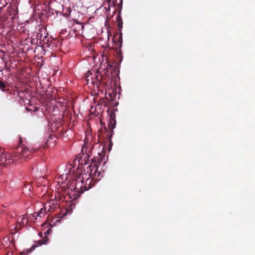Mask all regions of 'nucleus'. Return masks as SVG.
I'll use <instances>...</instances> for the list:
<instances>
[{
    "label": "nucleus",
    "instance_id": "nucleus-1",
    "mask_svg": "<svg viewBox=\"0 0 255 255\" xmlns=\"http://www.w3.org/2000/svg\"><path fill=\"white\" fill-rule=\"evenodd\" d=\"M86 155L85 152L83 157H77L75 160L78 162V166L77 168V171L74 173V180L71 182H68L67 184L68 188L67 194L69 196H74V198H76L84 191H87L92 187L95 182L93 179L95 177H99L101 174L98 172V167L101 165L102 161V156L100 153H99V157H94L91 159V163L89 165L85 167L87 164H85L84 157ZM89 160V158H86ZM90 161H88V164Z\"/></svg>",
    "mask_w": 255,
    "mask_h": 255
},
{
    "label": "nucleus",
    "instance_id": "nucleus-2",
    "mask_svg": "<svg viewBox=\"0 0 255 255\" xmlns=\"http://www.w3.org/2000/svg\"><path fill=\"white\" fill-rule=\"evenodd\" d=\"M55 128L53 130L51 128L49 138L44 144L41 145L38 142L34 141L30 143L27 141H23L22 137L19 136L18 146L13 151L11 155L0 152V172L2 168L7 167L8 165L15 164L17 161L21 162L31 159L34 153H36L40 149H45L48 147V142L54 138H59L66 131L62 130H57Z\"/></svg>",
    "mask_w": 255,
    "mask_h": 255
},
{
    "label": "nucleus",
    "instance_id": "nucleus-3",
    "mask_svg": "<svg viewBox=\"0 0 255 255\" xmlns=\"http://www.w3.org/2000/svg\"><path fill=\"white\" fill-rule=\"evenodd\" d=\"M92 131V128H87L86 130L85 131V138L81 152L84 155V152H85L86 154L84 157V163L85 165L88 164V162L89 161V160H86V158L87 157L89 158L91 156L90 151L92 150L93 146V145H91V142L92 140V135H91Z\"/></svg>",
    "mask_w": 255,
    "mask_h": 255
},
{
    "label": "nucleus",
    "instance_id": "nucleus-4",
    "mask_svg": "<svg viewBox=\"0 0 255 255\" xmlns=\"http://www.w3.org/2000/svg\"><path fill=\"white\" fill-rule=\"evenodd\" d=\"M104 131L102 128H100L98 130V136L99 138L100 137H102L104 139L107 140V141H109L110 143V148L112 147L113 144L111 140V138L113 135V129L114 128H104Z\"/></svg>",
    "mask_w": 255,
    "mask_h": 255
},
{
    "label": "nucleus",
    "instance_id": "nucleus-5",
    "mask_svg": "<svg viewBox=\"0 0 255 255\" xmlns=\"http://www.w3.org/2000/svg\"><path fill=\"white\" fill-rule=\"evenodd\" d=\"M45 208L47 209V213H52L59 208L57 197L54 199H50L45 203Z\"/></svg>",
    "mask_w": 255,
    "mask_h": 255
},
{
    "label": "nucleus",
    "instance_id": "nucleus-6",
    "mask_svg": "<svg viewBox=\"0 0 255 255\" xmlns=\"http://www.w3.org/2000/svg\"><path fill=\"white\" fill-rule=\"evenodd\" d=\"M27 223L28 221L27 219L24 216H23L21 218L20 221H18V222L15 225V226L14 228V230L15 231V232H17L18 231H19L22 228V227L25 224H27Z\"/></svg>",
    "mask_w": 255,
    "mask_h": 255
},
{
    "label": "nucleus",
    "instance_id": "nucleus-7",
    "mask_svg": "<svg viewBox=\"0 0 255 255\" xmlns=\"http://www.w3.org/2000/svg\"><path fill=\"white\" fill-rule=\"evenodd\" d=\"M0 90L2 92H9V87L6 81H3L0 80Z\"/></svg>",
    "mask_w": 255,
    "mask_h": 255
},
{
    "label": "nucleus",
    "instance_id": "nucleus-8",
    "mask_svg": "<svg viewBox=\"0 0 255 255\" xmlns=\"http://www.w3.org/2000/svg\"><path fill=\"white\" fill-rule=\"evenodd\" d=\"M46 213H48L47 209L45 208V205H44L43 207L41 208L38 212L34 213L33 216L36 217H39L41 218L42 216H44Z\"/></svg>",
    "mask_w": 255,
    "mask_h": 255
},
{
    "label": "nucleus",
    "instance_id": "nucleus-9",
    "mask_svg": "<svg viewBox=\"0 0 255 255\" xmlns=\"http://www.w3.org/2000/svg\"><path fill=\"white\" fill-rule=\"evenodd\" d=\"M7 13L9 15L11 16V18L14 19L17 13V10L15 7H8L7 8Z\"/></svg>",
    "mask_w": 255,
    "mask_h": 255
},
{
    "label": "nucleus",
    "instance_id": "nucleus-10",
    "mask_svg": "<svg viewBox=\"0 0 255 255\" xmlns=\"http://www.w3.org/2000/svg\"><path fill=\"white\" fill-rule=\"evenodd\" d=\"M115 116L111 115L109 120V123L108 124V128H115L116 121L115 119Z\"/></svg>",
    "mask_w": 255,
    "mask_h": 255
},
{
    "label": "nucleus",
    "instance_id": "nucleus-11",
    "mask_svg": "<svg viewBox=\"0 0 255 255\" xmlns=\"http://www.w3.org/2000/svg\"><path fill=\"white\" fill-rule=\"evenodd\" d=\"M71 12V10L70 7H66L63 9V14L65 17H69Z\"/></svg>",
    "mask_w": 255,
    "mask_h": 255
},
{
    "label": "nucleus",
    "instance_id": "nucleus-12",
    "mask_svg": "<svg viewBox=\"0 0 255 255\" xmlns=\"http://www.w3.org/2000/svg\"><path fill=\"white\" fill-rule=\"evenodd\" d=\"M48 239L47 238L44 239V240H41L38 241V244L39 245H42L43 244H46V243L48 241Z\"/></svg>",
    "mask_w": 255,
    "mask_h": 255
},
{
    "label": "nucleus",
    "instance_id": "nucleus-13",
    "mask_svg": "<svg viewBox=\"0 0 255 255\" xmlns=\"http://www.w3.org/2000/svg\"><path fill=\"white\" fill-rule=\"evenodd\" d=\"M123 20H120V21L117 22V26L118 27V30L119 31L122 30V28L123 27Z\"/></svg>",
    "mask_w": 255,
    "mask_h": 255
},
{
    "label": "nucleus",
    "instance_id": "nucleus-14",
    "mask_svg": "<svg viewBox=\"0 0 255 255\" xmlns=\"http://www.w3.org/2000/svg\"><path fill=\"white\" fill-rule=\"evenodd\" d=\"M25 188L29 190H30L31 185L29 184H26L24 185Z\"/></svg>",
    "mask_w": 255,
    "mask_h": 255
},
{
    "label": "nucleus",
    "instance_id": "nucleus-15",
    "mask_svg": "<svg viewBox=\"0 0 255 255\" xmlns=\"http://www.w3.org/2000/svg\"><path fill=\"white\" fill-rule=\"evenodd\" d=\"M120 20H122V18L121 15L119 14L118 16L117 17V21L118 22Z\"/></svg>",
    "mask_w": 255,
    "mask_h": 255
},
{
    "label": "nucleus",
    "instance_id": "nucleus-16",
    "mask_svg": "<svg viewBox=\"0 0 255 255\" xmlns=\"http://www.w3.org/2000/svg\"><path fill=\"white\" fill-rule=\"evenodd\" d=\"M1 213L2 214H3L5 213V211L3 209L1 210Z\"/></svg>",
    "mask_w": 255,
    "mask_h": 255
},
{
    "label": "nucleus",
    "instance_id": "nucleus-17",
    "mask_svg": "<svg viewBox=\"0 0 255 255\" xmlns=\"http://www.w3.org/2000/svg\"><path fill=\"white\" fill-rule=\"evenodd\" d=\"M106 69H104V73H106Z\"/></svg>",
    "mask_w": 255,
    "mask_h": 255
},
{
    "label": "nucleus",
    "instance_id": "nucleus-18",
    "mask_svg": "<svg viewBox=\"0 0 255 255\" xmlns=\"http://www.w3.org/2000/svg\"><path fill=\"white\" fill-rule=\"evenodd\" d=\"M10 217H11V218H12V217H13V216H12V215H10Z\"/></svg>",
    "mask_w": 255,
    "mask_h": 255
}]
</instances>
